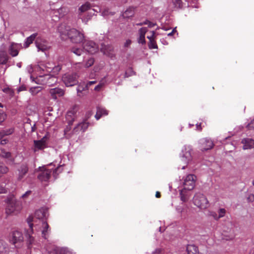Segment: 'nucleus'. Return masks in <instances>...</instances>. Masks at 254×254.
<instances>
[{
    "instance_id": "nucleus-50",
    "label": "nucleus",
    "mask_w": 254,
    "mask_h": 254,
    "mask_svg": "<svg viewBox=\"0 0 254 254\" xmlns=\"http://www.w3.org/2000/svg\"><path fill=\"white\" fill-rule=\"evenodd\" d=\"M8 142V140L7 139H2L0 141V144L1 145H4L5 144H6Z\"/></svg>"
},
{
    "instance_id": "nucleus-44",
    "label": "nucleus",
    "mask_w": 254,
    "mask_h": 254,
    "mask_svg": "<svg viewBox=\"0 0 254 254\" xmlns=\"http://www.w3.org/2000/svg\"><path fill=\"white\" fill-rule=\"evenodd\" d=\"M247 199L250 202H254V194H250L247 198Z\"/></svg>"
},
{
    "instance_id": "nucleus-30",
    "label": "nucleus",
    "mask_w": 254,
    "mask_h": 254,
    "mask_svg": "<svg viewBox=\"0 0 254 254\" xmlns=\"http://www.w3.org/2000/svg\"><path fill=\"white\" fill-rule=\"evenodd\" d=\"M8 62V57L4 52H0V64H6Z\"/></svg>"
},
{
    "instance_id": "nucleus-59",
    "label": "nucleus",
    "mask_w": 254,
    "mask_h": 254,
    "mask_svg": "<svg viewBox=\"0 0 254 254\" xmlns=\"http://www.w3.org/2000/svg\"><path fill=\"white\" fill-rule=\"evenodd\" d=\"M149 23V20H145V21L143 22L142 23H143V25H148Z\"/></svg>"
},
{
    "instance_id": "nucleus-37",
    "label": "nucleus",
    "mask_w": 254,
    "mask_h": 254,
    "mask_svg": "<svg viewBox=\"0 0 254 254\" xmlns=\"http://www.w3.org/2000/svg\"><path fill=\"white\" fill-rule=\"evenodd\" d=\"M65 251V248H56L55 250V253L56 254H64Z\"/></svg>"
},
{
    "instance_id": "nucleus-63",
    "label": "nucleus",
    "mask_w": 254,
    "mask_h": 254,
    "mask_svg": "<svg viewBox=\"0 0 254 254\" xmlns=\"http://www.w3.org/2000/svg\"><path fill=\"white\" fill-rule=\"evenodd\" d=\"M143 25V23H142V22L136 24V25H137V26H141V25Z\"/></svg>"
},
{
    "instance_id": "nucleus-10",
    "label": "nucleus",
    "mask_w": 254,
    "mask_h": 254,
    "mask_svg": "<svg viewBox=\"0 0 254 254\" xmlns=\"http://www.w3.org/2000/svg\"><path fill=\"white\" fill-rule=\"evenodd\" d=\"M35 44L38 50L42 52L49 50L51 47L48 41L41 37L36 38Z\"/></svg>"
},
{
    "instance_id": "nucleus-12",
    "label": "nucleus",
    "mask_w": 254,
    "mask_h": 254,
    "mask_svg": "<svg viewBox=\"0 0 254 254\" xmlns=\"http://www.w3.org/2000/svg\"><path fill=\"white\" fill-rule=\"evenodd\" d=\"M47 137L45 136L41 139L34 141V145L32 149L36 152L41 150H43L47 147Z\"/></svg>"
},
{
    "instance_id": "nucleus-28",
    "label": "nucleus",
    "mask_w": 254,
    "mask_h": 254,
    "mask_svg": "<svg viewBox=\"0 0 254 254\" xmlns=\"http://www.w3.org/2000/svg\"><path fill=\"white\" fill-rule=\"evenodd\" d=\"M134 13V8L130 7L123 13V16L124 18H129L133 16Z\"/></svg>"
},
{
    "instance_id": "nucleus-32",
    "label": "nucleus",
    "mask_w": 254,
    "mask_h": 254,
    "mask_svg": "<svg viewBox=\"0 0 254 254\" xmlns=\"http://www.w3.org/2000/svg\"><path fill=\"white\" fill-rule=\"evenodd\" d=\"M10 155V152H6L4 149L0 148V156L3 158H9Z\"/></svg>"
},
{
    "instance_id": "nucleus-61",
    "label": "nucleus",
    "mask_w": 254,
    "mask_h": 254,
    "mask_svg": "<svg viewBox=\"0 0 254 254\" xmlns=\"http://www.w3.org/2000/svg\"><path fill=\"white\" fill-rule=\"evenodd\" d=\"M24 90V88H23V87H20V88H19V89H18V92H20V91H22V90Z\"/></svg>"
},
{
    "instance_id": "nucleus-13",
    "label": "nucleus",
    "mask_w": 254,
    "mask_h": 254,
    "mask_svg": "<svg viewBox=\"0 0 254 254\" xmlns=\"http://www.w3.org/2000/svg\"><path fill=\"white\" fill-rule=\"evenodd\" d=\"M9 241L13 244L23 241L22 234L19 231L15 230L10 233L8 237Z\"/></svg>"
},
{
    "instance_id": "nucleus-4",
    "label": "nucleus",
    "mask_w": 254,
    "mask_h": 254,
    "mask_svg": "<svg viewBox=\"0 0 254 254\" xmlns=\"http://www.w3.org/2000/svg\"><path fill=\"white\" fill-rule=\"evenodd\" d=\"M67 35L70 41L74 43H80L84 39V34L75 28L67 30Z\"/></svg>"
},
{
    "instance_id": "nucleus-40",
    "label": "nucleus",
    "mask_w": 254,
    "mask_h": 254,
    "mask_svg": "<svg viewBox=\"0 0 254 254\" xmlns=\"http://www.w3.org/2000/svg\"><path fill=\"white\" fill-rule=\"evenodd\" d=\"M105 82L103 81H101L98 85H97L94 88L96 91H99L101 88L104 86Z\"/></svg>"
},
{
    "instance_id": "nucleus-24",
    "label": "nucleus",
    "mask_w": 254,
    "mask_h": 254,
    "mask_svg": "<svg viewBox=\"0 0 254 254\" xmlns=\"http://www.w3.org/2000/svg\"><path fill=\"white\" fill-rule=\"evenodd\" d=\"M75 118V112L74 110L69 111L67 113L66 115V120L68 122V125L70 126L72 124Z\"/></svg>"
},
{
    "instance_id": "nucleus-17",
    "label": "nucleus",
    "mask_w": 254,
    "mask_h": 254,
    "mask_svg": "<svg viewBox=\"0 0 254 254\" xmlns=\"http://www.w3.org/2000/svg\"><path fill=\"white\" fill-rule=\"evenodd\" d=\"M22 48L21 44L16 43H12L9 48V52L10 54L15 57L18 55L19 50Z\"/></svg>"
},
{
    "instance_id": "nucleus-8",
    "label": "nucleus",
    "mask_w": 254,
    "mask_h": 254,
    "mask_svg": "<svg viewBox=\"0 0 254 254\" xmlns=\"http://www.w3.org/2000/svg\"><path fill=\"white\" fill-rule=\"evenodd\" d=\"M78 76L75 73H66L63 76V81L66 86H72L77 83Z\"/></svg>"
},
{
    "instance_id": "nucleus-16",
    "label": "nucleus",
    "mask_w": 254,
    "mask_h": 254,
    "mask_svg": "<svg viewBox=\"0 0 254 254\" xmlns=\"http://www.w3.org/2000/svg\"><path fill=\"white\" fill-rule=\"evenodd\" d=\"M201 149L202 150H207L212 148L213 143L212 141L207 138H203L200 140Z\"/></svg>"
},
{
    "instance_id": "nucleus-39",
    "label": "nucleus",
    "mask_w": 254,
    "mask_h": 254,
    "mask_svg": "<svg viewBox=\"0 0 254 254\" xmlns=\"http://www.w3.org/2000/svg\"><path fill=\"white\" fill-rule=\"evenodd\" d=\"M6 119V114L2 109H0V124L3 122Z\"/></svg>"
},
{
    "instance_id": "nucleus-60",
    "label": "nucleus",
    "mask_w": 254,
    "mask_h": 254,
    "mask_svg": "<svg viewBox=\"0 0 254 254\" xmlns=\"http://www.w3.org/2000/svg\"><path fill=\"white\" fill-rule=\"evenodd\" d=\"M200 127V124H199V125L196 124V128L197 129H198V130L201 129V128Z\"/></svg>"
},
{
    "instance_id": "nucleus-52",
    "label": "nucleus",
    "mask_w": 254,
    "mask_h": 254,
    "mask_svg": "<svg viewBox=\"0 0 254 254\" xmlns=\"http://www.w3.org/2000/svg\"><path fill=\"white\" fill-rule=\"evenodd\" d=\"M155 25H156V24H155V23H152V22H150V21H149V23H148V27H154Z\"/></svg>"
},
{
    "instance_id": "nucleus-2",
    "label": "nucleus",
    "mask_w": 254,
    "mask_h": 254,
    "mask_svg": "<svg viewBox=\"0 0 254 254\" xmlns=\"http://www.w3.org/2000/svg\"><path fill=\"white\" fill-rule=\"evenodd\" d=\"M6 203L7 205L5 208V213L7 215L17 214L22 209L21 203L13 198H8Z\"/></svg>"
},
{
    "instance_id": "nucleus-26",
    "label": "nucleus",
    "mask_w": 254,
    "mask_h": 254,
    "mask_svg": "<svg viewBox=\"0 0 254 254\" xmlns=\"http://www.w3.org/2000/svg\"><path fill=\"white\" fill-rule=\"evenodd\" d=\"M180 196H181V199L183 202L187 201L190 196V193L187 190H185V189H183L180 191Z\"/></svg>"
},
{
    "instance_id": "nucleus-49",
    "label": "nucleus",
    "mask_w": 254,
    "mask_h": 254,
    "mask_svg": "<svg viewBox=\"0 0 254 254\" xmlns=\"http://www.w3.org/2000/svg\"><path fill=\"white\" fill-rule=\"evenodd\" d=\"M31 193V191L30 190H28V191H27L24 194H23L22 195V198H26L27 196L29 195Z\"/></svg>"
},
{
    "instance_id": "nucleus-31",
    "label": "nucleus",
    "mask_w": 254,
    "mask_h": 254,
    "mask_svg": "<svg viewBox=\"0 0 254 254\" xmlns=\"http://www.w3.org/2000/svg\"><path fill=\"white\" fill-rule=\"evenodd\" d=\"M42 88L41 86H35L31 87L29 91L32 95H35L37 94H38L39 92H40L42 90Z\"/></svg>"
},
{
    "instance_id": "nucleus-51",
    "label": "nucleus",
    "mask_w": 254,
    "mask_h": 254,
    "mask_svg": "<svg viewBox=\"0 0 254 254\" xmlns=\"http://www.w3.org/2000/svg\"><path fill=\"white\" fill-rule=\"evenodd\" d=\"M64 254H73V253L67 248H65V251Z\"/></svg>"
},
{
    "instance_id": "nucleus-34",
    "label": "nucleus",
    "mask_w": 254,
    "mask_h": 254,
    "mask_svg": "<svg viewBox=\"0 0 254 254\" xmlns=\"http://www.w3.org/2000/svg\"><path fill=\"white\" fill-rule=\"evenodd\" d=\"M8 171V168L4 164L0 163V173L5 174Z\"/></svg>"
},
{
    "instance_id": "nucleus-33",
    "label": "nucleus",
    "mask_w": 254,
    "mask_h": 254,
    "mask_svg": "<svg viewBox=\"0 0 254 254\" xmlns=\"http://www.w3.org/2000/svg\"><path fill=\"white\" fill-rule=\"evenodd\" d=\"M217 213L218 219H219L225 216L226 213V210L225 208H220L218 210Z\"/></svg>"
},
{
    "instance_id": "nucleus-18",
    "label": "nucleus",
    "mask_w": 254,
    "mask_h": 254,
    "mask_svg": "<svg viewBox=\"0 0 254 254\" xmlns=\"http://www.w3.org/2000/svg\"><path fill=\"white\" fill-rule=\"evenodd\" d=\"M49 93L53 99H57L58 97H61L64 95V91L60 88H54L50 89Z\"/></svg>"
},
{
    "instance_id": "nucleus-56",
    "label": "nucleus",
    "mask_w": 254,
    "mask_h": 254,
    "mask_svg": "<svg viewBox=\"0 0 254 254\" xmlns=\"http://www.w3.org/2000/svg\"><path fill=\"white\" fill-rule=\"evenodd\" d=\"M177 211H178V212H179V213H182V211H183V208H177Z\"/></svg>"
},
{
    "instance_id": "nucleus-47",
    "label": "nucleus",
    "mask_w": 254,
    "mask_h": 254,
    "mask_svg": "<svg viewBox=\"0 0 254 254\" xmlns=\"http://www.w3.org/2000/svg\"><path fill=\"white\" fill-rule=\"evenodd\" d=\"M131 43V41L129 39L127 40L124 44L125 47H128Z\"/></svg>"
},
{
    "instance_id": "nucleus-11",
    "label": "nucleus",
    "mask_w": 254,
    "mask_h": 254,
    "mask_svg": "<svg viewBox=\"0 0 254 254\" xmlns=\"http://www.w3.org/2000/svg\"><path fill=\"white\" fill-rule=\"evenodd\" d=\"M39 173L38 175V178L42 182H47L51 177L52 171L47 169L45 166L39 168Z\"/></svg>"
},
{
    "instance_id": "nucleus-36",
    "label": "nucleus",
    "mask_w": 254,
    "mask_h": 254,
    "mask_svg": "<svg viewBox=\"0 0 254 254\" xmlns=\"http://www.w3.org/2000/svg\"><path fill=\"white\" fill-rule=\"evenodd\" d=\"M71 51L77 56H80L83 53V51L81 49L73 47L71 49Z\"/></svg>"
},
{
    "instance_id": "nucleus-57",
    "label": "nucleus",
    "mask_w": 254,
    "mask_h": 254,
    "mask_svg": "<svg viewBox=\"0 0 254 254\" xmlns=\"http://www.w3.org/2000/svg\"><path fill=\"white\" fill-rule=\"evenodd\" d=\"M156 197H157V198H159L160 197V193L159 191H157L156 192V195H155Z\"/></svg>"
},
{
    "instance_id": "nucleus-45",
    "label": "nucleus",
    "mask_w": 254,
    "mask_h": 254,
    "mask_svg": "<svg viewBox=\"0 0 254 254\" xmlns=\"http://www.w3.org/2000/svg\"><path fill=\"white\" fill-rule=\"evenodd\" d=\"M249 129H254V119L249 124L248 126Z\"/></svg>"
},
{
    "instance_id": "nucleus-3",
    "label": "nucleus",
    "mask_w": 254,
    "mask_h": 254,
    "mask_svg": "<svg viewBox=\"0 0 254 254\" xmlns=\"http://www.w3.org/2000/svg\"><path fill=\"white\" fill-rule=\"evenodd\" d=\"M180 157L182 162L184 164L182 166V169H185L188 165L191 164L193 162V150L191 147L184 146L182 149Z\"/></svg>"
},
{
    "instance_id": "nucleus-5",
    "label": "nucleus",
    "mask_w": 254,
    "mask_h": 254,
    "mask_svg": "<svg viewBox=\"0 0 254 254\" xmlns=\"http://www.w3.org/2000/svg\"><path fill=\"white\" fill-rule=\"evenodd\" d=\"M193 203L197 207L204 209L209 206V202L206 196L200 193H196L193 198Z\"/></svg>"
},
{
    "instance_id": "nucleus-27",
    "label": "nucleus",
    "mask_w": 254,
    "mask_h": 254,
    "mask_svg": "<svg viewBox=\"0 0 254 254\" xmlns=\"http://www.w3.org/2000/svg\"><path fill=\"white\" fill-rule=\"evenodd\" d=\"M37 36V33H34L30 35L29 37L27 38L26 41L24 43V46L25 48H27L29 45L33 43V42L36 39Z\"/></svg>"
},
{
    "instance_id": "nucleus-9",
    "label": "nucleus",
    "mask_w": 254,
    "mask_h": 254,
    "mask_svg": "<svg viewBox=\"0 0 254 254\" xmlns=\"http://www.w3.org/2000/svg\"><path fill=\"white\" fill-rule=\"evenodd\" d=\"M83 47L85 51L90 54H95L99 50L98 45L92 41H85Z\"/></svg>"
},
{
    "instance_id": "nucleus-41",
    "label": "nucleus",
    "mask_w": 254,
    "mask_h": 254,
    "mask_svg": "<svg viewBox=\"0 0 254 254\" xmlns=\"http://www.w3.org/2000/svg\"><path fill=\"white\" fill-rule=\"evenodd\" d=\"M155 32L154 31H151L150 35L147 36V39H148L149 41L155 40Z\"/></svg>"
},
{
    "instance_id": "nucleus-46",
    "label": "nucleus",
    "mask_w": 254,
    "mask_h": 254,
    "mask_svg": "<svg viewBox=\"0 0 254 254\" xmlns=\"http://www.w3.org/2000/svg\"><path fill=\"white\" fill-rule=\"evenodd\" d=\"M6 192V189L3 186L0 185V193H5Z\"/></svg>"
},
{
    "instance_id": "nucleus-55",
    "label": "nucleus",
    "mask_w": 254,
    "mask_h": 254,
    "mask_svg": "<svg viewBox=\"0 0 254 254\" xmlns=\"http://www.w3.org/2000/svg\"><path fill=\"white\" fill-rule=\"evenodd\" d=\"M96 83V81H89V82L87 83V86H90V85H91L92 84H94V83Z\"/></svg>"
},
{
    "instance_id": "nucleus-7",
    "label": "nucleus",
    "mask_w": 254,
    "mask_h": 254,
    "mask_svg": "<svg viewBox=\"0 0 254 254\" xmlns=\"http://www.w3.org/2000/svg\"><path fill=\"white\" fill-rule=\"evenodd\" d=\"M196 180V177L195 175H188L183 180L184 189L189 191L192 190L195 186Z\"/></svg>"
},
{
    "instance_id": "nucleus-20",
    "label": "nucleus",
    "mask_w": 254,
    "mask_h": 254,
    "mask_svg": "<svg viewBox=\"0 0 254 254\" xmlns=\"http://www.w3.org/2000/svg\"><path fill=\"white\" fill-rule=\"evenodd\" d=\"M147 31V29L146 27H142L139 30V37L138 39V42L139 43L142 44L145 43V36Z\"/></svg>"
},
{
    "instance_id": "nucleus-58",
    "label": "nucleus",
    "mask_w": 254,
    "mask_h": 254,
    "mask_svg": "<svg viewBox=\"0 0 254 254\" xmlns=\"http://www.w3.org/2000/svg\"><path fill=\"white\" fill-rule=\"evenodd\" d=\"M69 129H70V128H69L68 127H66V128L64 130L65 134H66L67 133V131H68V130Z\"/></svg>"
},
{
    "instance_id": "nucleus-35",
    "label": "nucleus",
    "mask_w": 254,
    "mask_h": 254,
    "mask_svg": "<svg viewBox=\"0 0 254 254\" xmlns=\"http://www.w3.org/2000/svg\"><path fill=\"white\" fill-rule=\"evenodd\" d=\"M148 47H149V49H157V45L156 44L155 40L149 41V42L148 43Z\"/></svg>"
},
{
    "instance_id": "nucleus-15",
    "label": "nucleus",
    "mask_w": 254,
    "mask_h": 254,
    "mask_svg": "<svg viewBox=\"0 0 254 254\" xmlns=\"http://www.w3.org/2000/svg\"><path fill=\"white\" fill-rule=\"evenodd\" d=\"M88 127V123L85 121L78 124L73 128V134H79L80 132H83L86 130Z\"/></svg>"
},
{
    "instance_id": "nucleus-6",
    "label": "nucleus",
    "mask_w": 254,
    "mask_h": 254,
    "mask_svg": "<svg viewBox=\"0 0 254 254\" xmlns=\"http://www.w3.org/2000/svg\"><path fill=\"white\" fill-rule=\"evenodd\" d=\"M91 7V4L89 2H86L84 4H82L78 8V18L82 20V21L85 24L87 23L88 20L90 19L92 15L88 13L87 16L84 14V12L89 10Z\"/></svg>"
},
{
    "instance_id": "nucleus-54",
    "label": "nucleus",
    "mask_w": 254,
    "mask_h": 254,
    "mask_svg": "<svg viewBox=\"0 0 254 254\" xmlns=\"http://www.w3.org/2000/svg\"><path fill=\"white\" fill-rule=\"evenodd\" d=\"M161 251L159 249L156 250L152 254H160Z\"/></svg>"
},
{
    "instance_id": "nucleus-19",
    "label": "nucleus",
    "mask_w": 254,
    "mask_h": 254,
    "mask_svg": "<svg viewBox=\"0 0 254 254\" xmlns=\"http://www.w3.org/2000/svg\"><path fill=\"white\" fill-rule=\"evenodd\" d=\"M243 144V148L244 150L250 149L254 148V140L251 138H244L242 140Z\"/></svg>"
},
{
    "instance_id": "nucleus-38",
    "label": "nucleus",
    "mask_w": 254,
    "mask_h": 254,
    "mask_svg": "<svg viewBox=\"0 0 254 254\" xmlns=\"http://www.w3.org/2000/svg\"><path fill=\"white\" fill-rule=\"evenodd\" d=\"M173 3L177 8H181L182 6V1L181 0H172Z\"/></svg>"
},
{
    "instance_id": "nucleus-22",
    "label": "nucleus",
    "mask_w": 254,
    "mask_h": 254,
    "mask_svg": "<svg viewBox=\"0 0 254 254\" xmlns=\"http://www.w3.org/2000/svg\"><path fill=\"white\" fill-rule=\"evenodd\" d=\"M187 254H199L198 248L194 245H188L186 248Z\"/></svg>"
},
{
    "instance_id": "nucleus-1",
    "label": "nucleus",
    "mask_w": 254,
    "mask_h": 254,
    "mask_svg": "<svg viewBox=\"0 0 254 254\" xmlns=\"http://www.w3.org/2000/svg\"><path fill=\"white\" fill-rule=\"evenodd\" d=\"M47 209L45 208H41L37 210L33 217L30 216L27 219V222L30 228V231L26 234L27 238V241L29 245H32L34 242V238L31 236L33 233V226H34L35 229L38 231H41L42 237L47 238L48 235L49 225L45 221L47 217Z\"/></svg>"
},
{
    "instance_id": "nucleus-48",
    "label": "nucleus",
    "mask_w": 254,
    "mask_h": 254,
    "mask_svg": "<svg viewBox=\"0 0 254 254\" xmlns=\"http://www.w3.org/2000/svg\"><path fill=\"white\" fill-rule=\"evenodd\" d=\"M62 68V67L60 64H58L57 66H55V67L53 68V70L55 71H60Z\"/></svg>"
},
{
    "instance_id": "nucleus-23",
    "label": "nucleus",
    "mask_w": 254,
    "mask_h": 254,
    "mask_svg": "<svg viewBox=\"0 0 254 254\" xmlns=\"http://www.w3.org/2000/svg\"><path fill=\"white\" fill-rule=\"evenodd\" d=\"M18 179L19 180H21L24 176L28 172V167L25 165H22L20 166V168L18 169Z\"/></svg>"
},
{
    "instance_id": "nucleus-64",
    "label": "nucleus",
    "mask_w": 254,
    "mask_h": 254,
    "mask_svg": "<svg viewBox=\"0 0 254 254\" xmlns=\"http://www.w3.org/2000/svg\"><path fill=\"white\" fill-rule=\"evenodd\" d=\"M103 13L104 15H107V14H108V11H106L105 10L103 12Z\"/></svg>"
},
{
    "instance_id": "nucleus-62",
    "label": "nucleus",
    "mask_w": 254,
    "mask_h": 254,
    "mask_svg": "<svg viewBox=\"0 0 254 254\" xmlns=\"http://www.w3.org/2000/svg\"><path fill=\"white\" fill-rule=\"evenodd\" d=\"M174 31H175V30H173L171 33H169V34H168V36H171V35H173V33H174Z\"/></svg>"
},
{
    "instance_id": "nucleus-25",
    "label": "nucleus",
    "mask_w": 254,
    "mask_h": 254,
    "mask_svg": "<svg viewBox=\"0 0 254 254\" xmlns=\"http://www.w3.org/2000/svg\"><path fill=\"white\" fill-rule=\"evenodd\" d=\"M108 114V111L105 108L98 107H97L96 114L95 117L96 119L98 120L102 116L107 115Z\"/></svg>"
},
{
    "instance_id": "nucleus-29",
    "label": "nucleus",
    "mask_w": 254,
    "mask_h": 254,
    "mask_svg": "<svg viewBox=\"0 0 254 254\" xmlns=\"http://www.w3.org/2000/svg\"><path fill=\"white\" fill-rule=\"evenodd\" d=\"M13 132V128H9L0 131V140L4 136L11 134Z\"/></svg>"
},
{
    "instance_id": "nucleus-21",
    "label": "nucleus",
    "mask_w": 254,
    "mask_h": 254,
    "mask_svg": "<svg viewBox=\"0 0 254 254\" xmlns=\"http://www.w3.org/2000/svg\"><path fill=\"white\" fill-rule=\"evenodd\" d=\"M45 80L46 81L43 83V84H47L49 86L54 85L57 82V79L55 76L51 75H45L43 77Z\"/></svg>"
},
{
    "instance_id": "nucleus-53",
    "label": "nucleus",
    "mask_w": 254,
    "mask_h": 254,
    "mask_svg": "<svg viewBox=\"0 0 254 254\" xmlns=\"http://www.w3.org/2000/svg\"><path fill=\"white\" fill-rule=\"evenodd\" d=\"M94 60L93 58H90L88 60L87 64H94Z\"/></svg>"
},
{
    "instance_id": "nucleus-42",
    "label": "nucleus",
    "mask_w": 254,
    "mask_h": 254,
    "mask_svg": "<svg viewBox=\"0 0 254 254\" xmlns=\"http://www.w3.org/2000/svg\"><path fill=\"white\" fill-rule=\"evenodd\" d=\"M209 215L212 216L215 220H218V214L214 211H210Z\"/></svg>"
},
{
    "instance_id": "nucleus-43",
    "label": "nucleus",
    "mask_w": 254,
    "mask_h": 254,
    "mask_svg": "<svg viewBox=\"0 0 254 254\" xmlns=\"http://www.w3.org/2000/svg\"><path fill=\"white\" fill-rule=\"evenodd\" d=\"M133 74H134L133 71L131 69H129L126 72L125 76H126V77H128L129 76L133 75Z\"/></svg>"
},
{
    "instance_id": "nucleus-14",
    "label": "nucleus",
    "mask_w": 254,
    "mask_h": 254,
    "mask_svg": "<svg viewBox=\"0 0 254 254\" xmlns=\"http://www.w3.org/2000/svg\"><path fill=\"white\" fill-rule=\"evenodd\" d=\"M101 51L107 56L113 58L115 57V54L114 48L112 45L103 44L101 45Z\"/></svg>"
}]
</instances>
